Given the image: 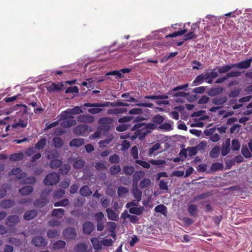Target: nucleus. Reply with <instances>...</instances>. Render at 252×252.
Listing matches in <instances>:
<instances>
[{"label": "nucleus", "mask_w": 252, "mask_h": 252, "mask_svg": "<svg viewBox=\"0 0 252 252\" xmlns=\"http://www.w3.org/2000/svg\"><path fill=\"white\" fill-rule=\"evenodd\" d=\"M113 122V119L109 117H103L100 118L98 123L99 125H110Z\"/></svg>", "instance_id": "nucleus-35"}, {"label": "nucleus", "mask_w": 252, "mask_h": 252, "mask_svg": "<svg viewBox=\"0 0 252 252\" xmlns=\"http://www.w3.org/2000/svg\"><path fill=\"white\" fill-rule=\"evenodd\" d=\"M173 92H176V91H173V89L170 90L168 93H166V94L163 95H146L144 96V98L148 99H153V100H157V99H165L168 98V95H171L172 96V94Z\"/></svg>", "instance_id": "nucleus-8"}, {"label": "nucleus", "mask_w": 252, "mask_h": 252, "mask_svg": "<svg viewBox=\"0 0 252 252\" xmlns=\"http://www.w3.org/2000/svg\"><path fill=\"white\" fill-rule=\"evenodd\" d=\"M187 32V29H183L180 31H179L178 32H175L171 34H169L168 35H167L165 36V38H168V37H176L179 35H182L184 34L186 32Z\"/></svg>", "instance_id": "nucleus-43"}, {"label": "nucleus", "mask_w": 252, "mask_h": 252, "mask_svg": "<svg viewBox=\"0 0 252 252\" xmlns=\"http://www.w3.org/2000/svg\"><path fill=\"white\" fill-rule=\"evenodd\" d=\"M85 163V161L82 159H76L73 164V166L75 169L82 168Z\"/></svg>", "instance_id": "nucleus-42"}, {"label": "nucleus", "mask_w": 252, "mask_h": 252, "mask_svg": "<svg viewBox=\"0 0 252 252\" xmlns=\"http://www.w3.org/2000/svg\"><path fill=\"white\" fill-rule=\"evenodd\" d=\"M164 120V118L163 116L158 114L156 115L152 118V121L154 123L158 125L161 124L163 122Z\"/></svg>", "instance_id": "nucleus-48"}, {"label": "nucleus", "mask_w": 252, "mask_h": 252, "mask_svg": "<svg viewBox=\"0 0 252 252\" xmlns=\"http://www.w3.org/2000/svg\"><path fill=\"white\" fill-rule=\"evenodd\" d=\"M66 243L63 240H58L53 244V250H60L65 248Z\"/></svg>", "instance_id": "nucleus-27"}, {"label": "nucleus", "mask_w": 252, "mask_h": 252, "mask_svg": "<svg viewBox=\"0 0 252 252\" xmlns=\"http://www.w3.org/2000/svg\"><path fill=\"white\" fill-rule=\"evenodd\" d=\"M106 211L107 214V217L109 220H117V215L112 209L107 208Z\"/></svg>", "instance_id": "nucleus-30"}, {"label": "nucleus", "mask_w": 252, "mask_h": 252, "mask_svg": "<svg viewBox=\"0 0 252 252\" xmlns=\"http://www.w3.org/2000/svg\"><path fill=\"white\" fill-rule=\"evenodd\" d=\"M23 158L24 154L22 153H14L10 156L9 160L11 161H17L22 159Z\"/></svg>", "instance_id": "nucleus-29"}, {"label": "nucleus", "mask_w": 252, "mask_h": 252, "mask_svg": "<svg viewBox=\"0 0 252 252\" xmlns=\"http://www.w3.org/2000/svg\"><path fill=\"white\" fill-rule=\"evenodd\" d=\"M63 235L64 237L67 239H74L77 236V233L75 228L67 227L64 230Z\"/></svg>", "instance_id": "nucleus-7"}, {"label": "nucleus", "mask_w": 252, "mask_h": 252, "mask_svg": "<svg viewBox=\"0 0 252 252\" xmlns=\"http://www.w3.org/2000/svg\"><path fill=\"white\" fill-rule=\"evenodd\" d=\"M144 210V208L143 206L139 207H133L129 209V212L130 213L135 214L137 215H141Z\"/></svg>", "instance_id": "nucleus-28"}, {"label": "nucleus", "mask_w": 252, "mask_h": 252, "mask_svg": "<svg viewBox=\"0 0 252 252\" xmlns=\"http://www.w3.org/2000/svg\"><path fill=\"white\" fill-rule=\"evenodd\" d=\"M87 249V245L84 243L78 244L74 248L76 252H85Z\"/></svg>", "instance_id": "nucleus-36"}, {"label": "nucleus", "mask_w": 252, "mask_h": 252, "mask_svg": "<svg viewBox=\"0 0 252 252\" xmlns=\"http://www.w3.org/2000/svg\"><path fill=\"white\" fill-rule=\"evenodd\" d=\"M63 163L61 160L54 159L51 160L50 163V167L52 169H57L60 167Z\"/></svg>", "instance_id": "nucleus-33"}, {"label": "nucleus", "mask_w": 252, "mask_h": 252, "mask_svg": "<svg viewBox=\"0 0 252 252\" xmlns=\"http://www.w3.org/2000/svg\"><path fill=\"white\" fill-rule=\"evenodd\" d=\"M70 183V179L68 178H65L60 183V186L61 188L66 189L69 187Z\"/></svg>", "instance_id": "nucleus-63"}, {"label": "nucleus", "mask_w": 252, "mask_h": 252, "mask_svg": "<svg viewBox=\"0 0 252 252\" xmlns=\"http://www.w3.org/2000/svg\"><path fill=\"white\" fill-rule=\"evenodd\" d=\"M223 167V164L220 162H215L211 166V170L216 171L221 169Z\"/></svg>", "instance_id": "nucleus-58"}, {"label": "nucleus", "mask_w": 252, "mask_h": 252, "mask_svg": "<svg viewBox=\"0 0 252 252\" xmlns=\"http://www.w3.org/2000/svg\"><path fill=\"white\" fill-rule=\"evenodd\" d=\"M10 173L12 175H17V178L19 180L25 179V183L26 184H34L36 182V179L34 177L26 178L27 174L22 172L20 168H14L11 171Z\"/></svg>", "instance_id": "nucleus-1"}, {"label": "nucleus", "mask_w": 252, "mask_h": 252, "mask_svg": "<svg viewBox=\"0 0 252 252\" xmlns=\"http://www.w3.org/2000/svg\"><path fill=\"white\" fill-rule=\"evenodd\" d=\"M84 140L83 138H73L69 143L70 147H79L84 144Z\"/></svg>", "instance_id": "nucleus-22"}, {"label": "nucleus", "mask_w": 252, "mask_h": 252, "mask_svg": "<svg viewBox=\"0 0 252 252\" xmlns=\"http://www.w3.org/2000/svg\"><path fill=\"white\" fill-rule=\"evenodd\" d=\"M135 171V168L132 166H125L123 168L124 173L127 175H132Z\"/></svg>", "instance_id": "nucleus-45"}, {"label": "nucleus", "mask_w": 252, "mask_h": 252, "mask_svg": "<svg viewBox=\"0 0 252 252\" xmlns=\"http://www.w3.org/2000/svg\"><path fill=\"white\" fill-rule=\"evenodd\" d=\"M252 62V58H251L247 60L242 61L237 63H234V67L239 69H247L251 66Z\"/></svg>", "instance_id": "nucleus-10"}, {"label": "nucleus", "mask_w": 252, "mask_h": 252, "mask_svg": "<svg viewBox=\"0 0 252 252\" xmlns=\"http://www.w3.org/2000/svg\"><path fill=\"white\" fill-rule=\"evenodd\" d=\"M79 192L81 195L84 196H89L92 193V191L87 185L82 187L80 189Z\"/></svg>", "instance_id": "nucleus-23"}, {"label": "nucleus", "mask_w": 252, "mask_h": 252, "mask_svg": "<svg viewBox=\"0 0 252 252\" xmlns=\"http://www.w3.org/2000/svg\"><path fill=\"white\" fill-rule=\"evenodd\" d=\"M20 221V218L16 215L9 216L6 220L5 224L8 227L14 226Z\"/></svg>", "instance_id": "nucleus-9"}, {"label": "nucleus", "mask_w": 252, "mask_h": 252, "mask_svg": "<svg viewBox=\"0 0 252 252\" xmlns=\"http://www.w3.org/2000/svg\"><path fill=\"white\" fill-rule=\"evenodd\" d=\"M155 211L157 213H160L165 216H166L167 212V207L162 204L158 205L155 208Z\"/></svg>", "instance_id": "nucleus-31"}, {"label": "nucleus", "mask_w": 252, "mask_h": 252, "mask_svg": "<svg viewBox=\"0 0 252 252\" xmlns=\"http://www.w3.org/2000/svg\"><path fill=\"white\" fill-rule=\"evenodd\" d=\"M241 72L238 71H233L227 73L225 76L218 78L216 81V84H220L224 82L227 79L232 77H237L240 75Z\"/></svg>", "instance_id": "nucleus-5"}, {"label": "nucleus", "mask_w": 252, "mask_h": 252, "mask_svg": "<svg viewBox=\"0 0 252 252\" xmlns=\"http://www.w3.org/2000/svg\"><path fill=\"white\" fill-rule=\"evenodd\" d=\"M121 170V167L119 165H113L109 169L110 172L112 175L118 174L120 172Z\"/></svg>", "instance_id": "nucleus-50"}, {"label": "nucleus", "mask_w": 252, "mask_h": 252, "mask_svg": "<svg viewBox=\"0 0 252 252\" xmlns=\"http://www.w3.org/2000/svg\"><path fill=\"white\" fill-rule=\"evenodd\" d=\"M95 229L94 223L90 221H86L82 224V230L83 233L86 235H90Z\"/></svg>", "instance_id": "nucleus-6"}, {"label": "nucleus", "mask_w": 252, "mask_h": 252, "mask_svg": "<svg viewBox=\"0 0 252 252\" xmlns=\"http://www.w3.org/2000/svg\"><path fill=\"white\" fill-rule=\"evenodd\" d=\"M65 194V191L63 189H58L55 191L53 194V197L54 199H59L63 197Z\"/></svg>", "instance_id": "nucleus-51"}, {"label": "nucleus", "mask_w": 252, "mask_h": 252, "mask_svg": "<svg viewBox=\"0 0 252 252\" xmlns=\"http://www.w3.org/2000/svg\"><path fill=\"white\" fill-rule=\"evenodd\" d=\"M230 139H227L225 141V143H223L221 149V154L222 156H226L230 151Z\"/></svg>", "instance_id": "nucleus-20"}, {"label": "nucleus", "mask_w": 252, "mask_h": 252, "mask_svg": "<svg viewBox=\"0 0 252 252\" xmlns=\"http://www.w3.org/2000/svg\"><path fill=\"white\" fill-rule=\"evenodd\" d=\"M37 214L35 210H31L26 211L24 215V219L26 220H30L34 218Z\"/></svg>", "instance_id": "nucleus-19"}, {"label": "nucleus", "mask_w": 252, "mask_h": 252, "mask_svg": "<svg viewBox=\"0 0 252 252\" xmlns=\"http://www.w3.org/2000/svg\"><path fill=\"white\" fill-rule=\"evenodd\" d=\"M70 169V166L68 164H64L59 169V172L62 175H66Z\"/></svg>", "instance_id": "nucleus-47"}, {"label": "nucleus", "mask_w": 252, "mask_h": 252, "mask_svg": "<svg viewBox=\"0 0 252 252\" xmlns=\"http://www.w3.org/2000/svg\"><path fill=\"white\" fill-rule=\"evenodd\" d=\"M227 97L226 96L219 95L214 97L212 100V103L216 105H222L227 102Z\"/></svg>", "instance_id": "nucleus-12"}, {"label": "nucleus", "mask_w": 252, "mask_h": 252, "mask_svg": "<svg viewBox=\"0 0 252 252\" xmlns=\"http://www.w3.org/2000/svg\"><path fill=\"white\" fill-rule=\"evenodd\" d=\"M132 193L135 198V201L137 202H139L141 200L142 192L138 188L137 185H133Z\"/></svg>", "instance_id": "nucleus-15"}, {"label": "nucleus", "mask_w": 252, "mask_h": 252, "mask_svg": "<svg viewBox=\"0 0 252 252\" xmlns=\"http://www.w3.org/2000/svg\"><path fill=\"white\" fill-rule=\"evenodd\" d=\"M64 211L63 209H54L52 211V216L62 218L64 215Z\"/></svg>", "instance_id": "nucleus-39"}, {"label": "nucleus", "mask_w": 252, "mask_h": 252, "mask_svg": "<svg viewBox=\"0 0 252 252\" xmlns=\"http://www.w3.org/2000/svg\"><path fill=\"white\" fill-rule=\"evenodd\" d=\"M94 217L95 220L97 222H101L102 221L104 218V214L102 212H99L98 213H95L94 215Z\"/></svg>", "instance_id": "nucleus-62"}, {"label": "nucleus", "mask_w": 252, "mask_h": 252, "mask_svg": "<svg viewBox=\"0 0 252 252\" xmlns=\"http://www.w3.org/2000/svg\"><path fill=\"white\" fill-rule=\"evenodd\" d=\"M47 236L50 238H54L58 237L59 234L56 230H50L47 231Z\"/></svg>", "instance_id": "nucleus-60"}, {"label": "nucleus", "mask_w": 252, "mask_h": 252, "mask_svg": "<svg viewBox=\"0 0 252 252\" xmlns=\"http://www.w3.org/2000/svg\"><path fill=\"white\" fill-rule=\"evenodd\" d=\"M15 205V201L12 199H4L0 203V207L2 209L10 208Z\"/></svg>", "instance_id": "nucleus-16"}, {"label": "nucleus", "mask_w": 252, "mask_h": 252, "mask_svg": "<svg viewBox=\"0 0 252 252\" xmlns=\"http://www.w3.org/2000/svg\"><path fill=\"white\" fill-rule=\"evenodd\" d=\"M144 176L142 171L136 172L133 175V185H137L138 182Z\"/></svg>", "instance_id": "nucleus-24"}, {"label": "nucleus", "mask_w": 252, "mask_h": 252, "mask_svg": "<svg viewBox=\"0 0 252 252\" xmlns=\"http://www.w3.org/2000/svg\"><path fill=\"white\" fill-rule=\"evenodd\" d=\"M240 145L238 139H234L232 141V149L234 151H238L240 149Z\"/></svg>", "instance_id": "nucleus-57"}, {"label": "nucleus", "mask_w": 252, "mask_h": 252, "mask_svg": "<svg viewBox=\"0 0 252 252\" xmlns=\"http://www.w3.org/2000/svg\"><path fill=\"white\" fill-rule=\"evenodd\" d=\"M92 245L94 249L96 250H99L101 249V244L102 242H100L99 240L97 238H93L91 239V240Z\"/></svg>", "instance_id": "nucleus-37"}, {"label": "nucleus", "mask_w": 252, "mask_h": 252, "mask_svg": "<svg viewBox=\"0 0 252 252\" xmlns=\"http://www.w3.org/2000/svg\"><path fill=\"white\" fill-rule=\"evenodd\" d=\"M60 155L59 152L56 150H53L48 152L47 158L49 159H54V158H58Z\"/></svg>", "instance_id": "nucleus-44"}, {"label": "nucleus", "mask_w": 252, "mask_h": 252, "mask_svg": "<svg viewBox=\"0 0 252 252\" xmlns=\"http://www.w3.org/2000/svg\"><path fill=\"white\" fill-rule=\"evenodd\" d=\"M88 126L86 125H80L74 128V132L79 135H84L88 131Z\"/></svg>", "instance_id": "nucleus-13"}, {"label": "nucleus", "mask_w": 252, "mask_h": 252, "mask_svg": "<svg viewBox=\"0 0 252 252\" xmlns=\"http://www.w3.org/2000/svg\"><path fill=\"white\" fill-rule=\"evenodd\" d=\"M60 179L59 175L55 172L51 173L47 175L44 179V183L45 185L50 186L56 185Z\"/></svg>", "instance_id": "nucleus-3"}, {"label": "nucleus", "mask_w": 252, "mask_h": 252, "mask_svg": "<svg viewBox=\"0 0 252 252\" xmlns=\"http://www.w3.org/2000/svg\"><path fill=\"white\" fill-rule=\"evenodd\" d=\"M234 68V63L226 64L223 66H220L216 67L220 73H228V72L231 69Z\"/></svg>", "instance_id": "nucleus-18"}, {"label": "nucleus", "mask_w": 252, "mask_h": 252, "mask_svg": "<svg viewBox=\"0 0 252 252\" xmlns=\"http://www.w3.org/2000/svg\"><path fill=\"white\" fill-rule=\"evenodd\" d=\"M83 112L81 107L75 106L73 108H68L65 111L62 112L60 114V119L66 120L69 117L67 116V114L70 115H77L81 114Z\"/></svg>", "instance_id": "nucleus-2"}, {"label": "nucleus", "mask_w": 252, "mask_h": 252, "mask_svg": "<svg viewBox=\"0 0 252 252\" xmlns=\"http://www.w3.org/2000/svg\"><path fill=\"white\" fill-rule=\"evenodd\" d=\"M151 183V181L149 178H144L139 183V187L141 189H144L148 187Z\"/></svg>", "instance_id": "nucleus-46"}, {"label": "nucleus", "mask_w": 252, "mask_h": 252, "mask_svg": "<svg viewBox=\"0 0 252 252\" xmlns=\"http://www.w3.org/2000/svg\"><path fill=\"white\" fill-rule=\"evenodd\" d=\"M128 192V189L124 187H119L118 188V195L119 197H122L125 194L127 193Z\"/></svg>", "instance_id": "nucleus-52"}, {"label": "nucleus", "mask_w": 252, "mask_h": 252, "mask_svg": "<svg viewBox=\"0 0 252 252\" xmlns=\"http://www.w3.org/2000/svg\"><path fill=\"white\" fill-rule=\"evenodd\" d=\"M120 160V156L116 154H114L109 157V161L112 163H118Z\"/></svg>", "instance_id": "nucleus-55"}, {"label": "nucleus", "mask_w": 252, "mask_h": 252, "mask_svg": "<svg viewBox=\"0 0 252 252\" xmlns=\"http://www.w3.org/2000/svg\"><path fill=\"white\" fill-rule=\"evenodd\" d=\"M69 200L68 199L65 198L63 200H60L59 201H58L57 202H55L54 204V206L55 207H58V206H63V207H66L69 205Z\"/></svg>", "instance_id": "nucleus-49"}, {"label": "nucleus", "mask_w": 252, "mask_h": 252, "mask_svg": "<svg viewBox=\"0 0 252 252\" xmlns=\"http://www.w3.org/2000/svg\"><path fill=\"white\" fill-rule=\"evenodd\" d=\"M33 191V188L31 186H26L20 189L19 193L23 195H28Z\"/></svg>", "instance_id": "nucleus-26"}, {"label": "nucleus", "mask_w": 252, "mask_h": 252, "mask_svg": "<svg viewBox=\"0 0 252 252\" xmlns=\"http://www.w3.org/2000/svg\"><path fill=\"white\" fill-rule=\"evenodd\" d=\"M135 162L137 164L142 166L144 168L149 169L150 168V163H149V162H148L139 159V160H136Z\"/></svg>", "instance_id": "nucleus-59"}, {"label": "nucleus", "mask_w": 252, "mask_h": 252, "mask_svg": "<svg viewBox=\"0 0 252 252\" xmlns=\"http://www.w3.org/2000/svg\"><path fill=\"white\" fill-rule=\"evenodd\" d=\"M64 88V84L63 82L58 84L52 83V84L47 88L48 92H57L63 90Z\"/></svg>", "instance_id": "nucleus-11"}, {"label": "nucleus", "mask_w": 252, "mask_h": 252, "mask_svg": "<svg viewBox=\"0 0 252 252\" xmlns=\"http://www.w3.org/2000/svg\"><path fill=\"white\" fill-rule=\"evenodd\" d=\"M207 146V142L205 141H202L200 142L198 144H197L196 146V149L198 151L200 152L201 153H204L206 148Z\"/></svg>", "instance_id": "nucleus-38"}, {"label": "nucleus", "mask_w": 252, "mask_h": 252, "mask_svg": "<svg viewBox=\"0 0 252 252\" xmlns=\"http://www.w3.org/2000/svg\"><path fill=\"white\" fill-rule=\"evenodd\" d=\"M49 201L46 198H41L36 200L34 203V206L36 208H42L45 206Z\"/></svg>", "instance_id": "nucleus-21"}, {"label": "nucleus", "mask_w": 252, "mask_h": 252, "mask_svg": "<svg viewBox=\"0 0 252 252\" xmlns=\"http://www.w3.org/2000/svg\"><path fill=\"white\" fill-rule=\"evenodd\" d=\"M32 243L37 247H44L47 245V241L43 237L36 236L32 238Z\"/></svg>", "instance_id": "nucleus-4"}, {"label": "nucleus", "mask_w": 252, "mask_h": 252, "mask_svg": "<svg viewBox=\"0 0 252 252\" xmlns=\"http://www.w3.org/2000/svg\"><path fill=\"white\" fill-rule=\"evenodd\" d=\"M28 123L26 121H24L22 119H19L18 122L17 123H15L12 125L13 128H17L19 127H26L27 126Z\"/></svg>", "instance_id": "nucleus-40"}, {"label": "nucleus", "mask_w": 252, "mask_h": 252, "mask_svg": "<svg viewBox=\"0 0 252 252\" xmlns=\"http://www.w3.org/2000/svg\"><path fill=\"white\" fill-rule=\"evenodd\" d=\"M204 78L203 75L200 74L194 79L193 81V84L195 85L201 84L204 81Z\"/></svg>", "instance_id": "nucleus-64"}, {"label": "nucleus", "mask_w": 252, "mask_h": 252, "mask_svg": "<svg viewBox=\"0 0 252 252\" xmlns=\"http://www.w3.org/2000/svg\"><path fill=\"white\" fill-rule=\"evenodd\" d=\"M131 155L136 160H138V150L136 146H134L131 149Z\"/></svg>", "instance_id": "nucleus-56"}, {"label": "nucleus", "mask_w": 252, "mask_h": 252, "mask_svg": "<svg viewBox=\"0 0 252 252\" xmlns=\"http://www.w3.org/2000/svg\"><path fill=\"white\" fill-rule=\"evenodd\" d=\"M94 120V117L89 115H81L77 117L78 121L81 123H92Z\"/></svg>", "instance_id": "nucleus-14"}, {"label": "nucleus", "mask_w": 252, "mask_h": 252, "mask_svg": "<svg viewBox=\"0 0 252 252\" xmlns=\"http://www.w3.org/2000/svg\"><path fill=\"white\" fill-rule=\"evenodd\" d=\"M223 91V88L221 87H217L215 88H211L210 90V94L216 95L221 94Z\"/></svg>", "instance_id": "nucleus-54"}, {"label": "nucleus", "mask_w": 252, "mask_h": 252, "mask_svg": "<svg viewBox=\"0 0 252 252\" xmlns=\"http://www.w3.org/2000/svg\"><path fill=\"white\" fill-rule=\"evenodd\" d=\"M220 153V148L219 146H216L212 149L209 153L210 157L212 158H216Z\"/></svg>", "instance_id": "nucleus-32"}, {"label": "nucleus", "mask_w": 252, "mask_h": 252, "mask_svg": "<svg viewBox=\"0 0 252 252\" xmlns=\"http://www.w3.org/2000/svg\"><path fill=\"white\" fill-rule=\"evenodd\" d=\"M47 140L45 138L40 139L35 144V147L36 149L42 150L44 149L46 144Z\"/></svg>", "instance_id": "nucleus-34"}, {"label": "nucleus", "mask_w": 252, "mask_h": 252, "mask_svg": "<svg viewBox=\"0 0 252 252\" xmlns=\"http://www.w3.org/2000/svg\"><path fill=\"white\" fill-rule=\"evenodd\" d=\"M112 140V138H107L104 140H100L98 142L99 147L101 148L105 147L107 145L109 144Z\"/></svg>", "instance_id": "nucleus-61"}, {"label": "nucleus", "mask_w": 252, "mask_h": 252, "mask_svg": "<svg viewBox=\"0 0 252 252\" xmlns=\"http://www.w3.org/2000/svg\"><path fill=\"white\" fill-rule=\"evenodd\" d=\"M54 146L56 148H60L63 145V140L59 136H55L53 138Z\"/></svg>", "instance_id": "nucleus-25"}, {"label": "nucleus", "mask_w": 252, "mask_h": 252, "mask_svg": "<svg viewBox=\"0 0 252 252\" xmlns=\"http://www.w3.org/2000/svg\"><path fill=\"white\" fill-rule=\"evenodd\" d=\"M136 133L137 134L138 138L140 140H142L145 138L146 135L150 133L151 131L146 127H143L135 131Z\"/></svg>", "instance_id": "nucleus-17"}, {"label": "nucleus", "mask_w": 252, "mask_h": 252, "mask_svg": "<svg viewBox=\"0 0 252 252\" xmlns=\"http://www.w3.org/2000/svg\"><path fill=\"white\" fill-rule=\"evenodd\" d=\"M197 206L195 204H190L188 206V211L191 216H196L197 215Z\"/></svg>", "instance_id": "nucleus-41"}, {"label": "nucleus", "mask_w": 252, "mask_h": 252, "mask_svg": "<svg viewBox=\"0 0 252 252\" xmlns=\"http://www.w3.org/2000/svg\"><path fill=\"white\" fill-rule=\"evenodd\" d=\"M160 148V145L159 143H156L154 144L151 148L149 150L148 155L152 156L155 151H157Z\"/></svg>", "instance_id": "nucleus-53"}]
</instances>
